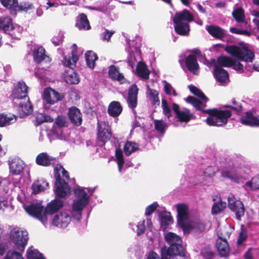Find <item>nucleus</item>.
<instances>
[{"label": "nucleus", "mask_w": 259, "mask_h": 259, "mask_svg": "<svg viewBox=\"0 0 259 259\" xmlns=\"http://www.w3.org/2000/svg\"><path fill=\"white\" fill-rule=\"evenodd\" d=\"M214 62V65H218L222 67H231L236 63V60L228 56L221 55L218 57L217 60H212Z\"/></svg>", "instance_id": "23"}, {"label": "nucleus", "mask_w": 259, "mask_h": 259, "mask_svg": "<svg viewBox=\"0 0 259 259\" xmlns=\"http://www.w3.org/2000/svg\"><path fill=\"white\" fill-rule=\"evenodd\" d=\"M226 203L222 201L214 203L212 206L211 213L218 214L220 213L225 207Z\"/></svg>", "instance_id": "49"}, {"label": "nucleus", "mask_w": 259, "mask_h": 259, "mask_svg": "<svg viewBox=\"0 0 259 259\" xmlns=\"http://www.w3.org/2000/svg\"><path fill=\"white\" fill-rule=\"evenodd\" d=\"M13 103L18 107L19 111L21 112L23 115H28L32 112V105L31 104L29 98L19 101H14Z\"/></svg>", "instance_id": "14"}, {"label": "nucleus", "mask_w": 259, "mask_h": 259, "mask_svg": "<svg viewBox=\"0 0 259 259\" xmlns=\"http://www.w3.org/2000/svg\"><path fill=\"white\" fill-rule=\"evenodd\" d=\"M75 26L79 30H89L91 28L87 16L84 13H81L78 15L76 19Z\"/></svg>", "instance_id": "28"}, {"label": "nucleus", "mask_w": 259, "mask_h": 259, "mask_svg": "<svg viewBox=\"0 0 259 259\" xmlns=\"http://www.w3.org/2000/svg\"><path fill=\"white\" fill-rule=\"evenodd\" d=\"M138 91L136 84H132L128 89L127 102L128 107L132 109L135 108L137 106Z\"/></svg>", "instance_id": "15"}, {"label": "nucleus", "mask_w": 259, "mask_h": 259, "mask_svg": "<svg viewBox=\"0 0 259 259\" xmlns=\"http://www.w3.org/2000/svg\"><path fill=\"white\" fill-rule=\"evenodd\" d=\"M76 62L77 61L74 62L73 60H72L71 56L68 57L67 56L64 57L62 61L63 65L68 67L69 68V69H73V67L75 66Z\"/></svg>", "instance_id": "51"}, {"label": "nucleus", "mask_w": 259, "mask_h": 259, "mask_svg": "<svg viewBox=\"0 0 259 259\" xmlns=\"http://www.w3.org/2000/svg\"><path fill=\"white\" fill-rule=\"evenodd\" d=\"M55 123L59 128L67 127L68 124L66 117L63 115H58L55 119Z\"/></svg>", "instance_id": "48"}, {"label": "nucleus", "mask_w": 259, "mask_h": 259, "mask_svg": "<svg viewBox=\"0 0 259 259\" xmlns=\"http://www.w3.org/2000/svg\"><path fill=\"white\" fill-rule=\"evenodd\" d=\"M27 259H44L42 254L38 252L36 249L30 247L27 250Z\"/></svg>", "instance_id": "43"}, {"label": "nucleus", "mask_w": 259, "mask_h": 259, "mask_svg": "<svg viewBox=\"0 0 259 259\" xmlns=\"http://www.w3.org/2000/svg\"><path fill=\"white\" fill-rule=\"evenodd\" d=\"M85 58L87 66L93 69L95 66V62L98 59L97 54L92 51H88L85 54Z\"/></svg>", "instance_id": "34"}, {"label": "nucleus", "mask_w": 259, "mask_h": 259, "mask_svg": "<svg viewBox=\"0 0 259 259\" xmlns=\"http://www.w3.org/2000/svg\"><path fill=\"white\" fill-rule=\"evenodd\" d=\"M27 94L28 87L26 83L23 81L19 82L13 95V102L25 100V99L29 98Z\"/></svg>", "instance_id": "12"}, {"label": "nucleus", "mask_w": 259, "mask_h": 259, "mask_svg": "<svg viewBox=\"0 0 259 259\" xmlns=\"http://www.w3.org/2000/svg\"><path fill=\"white\" fill-rule=\"evenodd\" d=\"M175 32L182 36H187L190 30V25L187 22L173 21Z\"/></svg>", "instance_id": "21"}, {"label": "nucleus", "mask_w": 259, "mask_h": 259, "mask_svg": "<svg viewBox=\"0 0 259 259\" xmlns=\"http://www.w3.org/2000/svg\"><path fill=\"white\" fill-rule=\"evenodd\" d=\"M171 85L169 83L165 81L164 89L166 95H170L171 94Z\"/></svg>", "instance_id": "64"}, {"label": "nucleus", "mask_w": 259, "mask_h": 259, "mask_svg": "<svg viewBox=\"0 0 259 259\" xmlns=\"http://www.w3.org/2000/svg\"><path fill=\"white\" fill-rule=\"evenodd\" d=\"M213 75L216 80L220 83L229 80V75L227 71L218 65H213Z\"/></svg>", "instance_id": "16"}, {"label": "nucleus", "mask_w": 259, "mask_h": 259, "mask_svg": "<svg viewBox=\"0 0 259 259\" xmlns=\"http://www.w3.org/2000/svg\"><path fill=\"white\" fill-rule=\"evenodd\" d=\"M206 29L210 35L216 39L222 40L226 36L225 29L219 26L210 25L207 26Z\"/></svg>", "instance_id": "19"}, {"label": "nucleus", "mask_w": 259, "mask_h": 259, "mask_svg": "<svg viewBox=\"0 0 259 259\" xmlns=\"http://www.w3.org/2000/svg\"><path fill=\"white\" fill-rule=\"evenodd\" d=\"M33 6L32 5L27 4H21L20 5H19L18 4V7H16L15 14H16V11H27L28 10L31 9L32 8Z\"/></svg>", "instance_id": "53"}, {"label": "nucleus", "mask_w": 259, "mask_h": 259, "mask_svg": "<svg viewBox=\"0 0 259 259\" xmlns=\"http://www.w3.org/2000/svg\"><path fill=\"white\" fill-rule=\"evenodd\" d=\"M64 80L70 84H77L79 82V77L73 69H68L63 74Z\"/></svg>", "instance_id": "26"}, {"label": "nucleus", "mask_w": 259, "mask_h": 259, "mask_svg": "<svg viewBox=\"0 0 259 259\" xmlns=\"http://www.w3.org/2000/svg\"><path fill=\"white\" fill-rule=\"evenodd\" d=\"M172 223L171 217L169 215L162 216L161 219V224L165 226L169 225Z\"/></svg>", "instance_id": "58"}, {"label": "nucleus", "mask_w": 259, "mask_h": 259, "mask_svg": "<svg viewBox=\"0 0 259 259\" xmlns=\"http://www.w3.org/2000/svg\"><path fill=\"white\" fill-rule=\"evenodd\" d=\"M242 124L250 126H259V117L252 112L247 111L240 118Z\"/></svg>", "instance_id": "17"}, {"label": "nucleus", "mask_w": 259, "mask_h": 259, "mask_svg": "<svg viewBox=\"0 0 259 259\" xmlns=\"http://www.w3.org/2000/svg\"><path fill=\"white\" fill-rule=\"evenodd\" d=\"M71 59L74 62L77 61L78 57L77 55V45L75 44L72 46Z\"/></svg>", "instance_id": "60"}, {"label": "nucleus", "mask_w": 259, "mask_h": 259, "mask_svg": "<svg viewBox=\"0 0 259 259\" xmlns=\"http://www.w3.org/2000/svg\"><path fill=\"white\" fill-rule=\"evenodd\" d=\"M71 221L70 211L63 210L57 212L52 219V225L60 228H65Z\"/></svg>", "instance_id": "9"}, {"label": "nucleus", "mask_w": 259, "mask_h": 259, "mask_svg": "<svg viewBox=\"0 0 259 259\" xmlns=\"http://www.w3.org/2000/svg\"><path fill=\"white\" fill-rule=\"evenodd\" d=\"M2 5L5 8L15 11L16 7H18L17 0H1Z\"/></svg>", "instance_id": "46"}, {"label": "nucleus", "mask_w": 259, "mask_h": 259, "mask_svg": "<svg viewBox=\"0 0 259 259\" xmlns=\"http://www.w3.org/2000/svg\"><path fill=\"white\" fill-rule=\"evenodd\" d=\"M177 211L178 223L184 231L194 229L202 231L204 229L203 224L199 221L189 222V214L188 206L184 203L176 205Z\"/></svg>", "instance_id": "5"}, {"label": "nucleus", "mask_w": 259, "mask_h": 259, "mask_svg": "<svg viewBox=\"0 0 259 259\" xmlns=\"http://www.w3.org/2000/svg\"><path fill=\"white\" fill-rule=\"evenodd\" d=\"M232 16L234 19L237 22H245V24L247 23L245 21V15L244 12L242 8H237L235 9L232 12Z\"/></svg>", "instance_id": "40"}, {"label": "nucleus", "mask_w": 259, "mask_h": 259, "mask_svg": "<svg viewBox=\"0 0 259 259\" xmlns=\"http://www.w3.org/2000/svg\"><path fill=\"white\" fill-rule=\"evenodd\" d=\"M0 29L6 33L14 29L13 19L9 16L0 17Z\"/></svg>", "instance_id": "25"}, {"label": "nucleus", "mask_w": 259, "mask_h": 259, "mask_svg": "<svg viewBox=\"0 0 259 259\" xmlns=\"http://www.w3.org/2000/svg\"><path fill=\"white\" fill-rule=\"evenodd\" d=\"M216 247L219 253L222 257H226L229 255V247L226 239L219 238L217 240Z\"/></svg>", "instance_id": "24"}, {"label": "nucleus", "mask_w": 259, "mask_h": 259, "mask_svg": "<svg viewBox=\"0 0 259 259\" xmlns=\"http://www.w3.org/2000/svg\"><path fill=\"white\" fill-rule=\"evenodd\" d=\"M190 91L194 95L199 98L200 99L207 102L208 101V98L204 95V94L198 88L195 86L191 84L188 87Z\"/></svg>", "instance_id": "42"}, {"label": "nucleus", "mask_w": 259, "mask_h": 259, "mask_svg": "<svg viewBox=\"0 0 259 259\" xmlns=\"http://www.w3.org/2000/svg\"><path fill=\"white\" fill-rule=\"evenodd\" d=\"M108 73L110 78L120 83H123L125 79L124 75L119 72V68L114 65H111L109 67Z\"/></svg>", "instance_id": "22"}, {"label": "nucleus", "mask_w": 259, "mask_h": 259, "mask_svg": "<svg viewBox=\"0 0 259 259\" xmlns=\"http://www.w3.org/2000/svg\"><path fill=\"white\" fill-rule=\"evenodd\" d=\"M118 171L120 173L123 172L125 170L133 166L132 163L130 164L129 163H117Z\"/></svg>", "instance_id": "59"}, {"label": "nucleus", "mask_w": 259, "mask_h": 259, "mask_svg": "<svg viewBox=\"0 0 259 259\" xmlns=\"http://www.w3.org/2000/svg\"><path fill=\"white\" fill-rule=\"evenodd\" d=\"M158 205L157 202H154L148 206L146 208L145 215L147 216L151 215L157 208Z\"/></svg>", "instance_id": "54"}, {"label": "nucleus", "mask_w": 259, "mask_h": 259, "mask_svg": "<svg viewBox=\"0 0 259 259\" xmlns=\"http://www.w3.org/2000/svg\"><path fill=\"white\" fill-rule=\"evenodd\" d=\"M204 113L209 115L205 121L209 126H224L232 116V112L228 110H221L217 108L208 109L204 111Z\"/></svg>", "instance_id": "6"}, {"label": "nucleus", "mask_w": 259, "mask_h": 259, "mask_svg": "<svg viewBox=\"0 0 259 259\" xmlns=\"http://www.w3.org/2000/svg\"><path fill=\"white\" fill-rule=\"evenodd\" d=\"M115 156L117 162H124L122 151L120 148H117L115 151Z\"/></svg>", "instance_id": "62"}, {"label": "nucleus", "mask_w": 259, "mask_h": 259, "mask_svg": "<svg viewBox=\"0 0 259 259\" xmlns=\"http://www.w3.org/2000/svg\"><path fill=\"white\" fill-rule=\"evenodd\" d=\"M9 206V202L6 197L0 194V209L4 210Z\"/></svg>", "instance_id": "57"}, {"label": "nucleus", "mask_w": 259, "mask_h": 259, "mask_svg": "<svg viewBox=\"0 0 259 259\" xmlns=\"http://www.w3.org/2000/svg\"><path fill=\"white\" fill-rule=\"evenodd\" d=\"M139 149V145L136 143L127 141L124 145L123 151L126 155L129 156Z\"/></svg>", "instance_id": "36"}, {"label": "nucleus", "mask_w": 259, "mask_h": 259, "mask_svg": "<svg viewBox=\"0 0 259 259\" xmlns=\"http://www.w3.org/2000/svg\"><path fill=\"white\" fill-rule=\"evenodd\" d=\"M176 117L179 122L186 123L195 118V116L190 112L189 109L187 108H185L184 111H181L176 115Z\"/></svg>", "instance_id": "31"}, {"label": "nucleus", "mask_w": 259, "mask_h": 259, "mask_svg": "<svg viewBox=\"0 0 259 259\" xmlns=\"http://www.w3.org/2000/svg\"><path fill=\"white\" fill-rule=\"evenodd\" d=\"M165 240L169 245V247L163 246L160 249L161 259H170L172 256H185V251L181 244V238L175 233L168 232L164 236Z\"/></svg>", "instance_id": "4"}, {"label": "nucleus", "mask_w": 259, "mask_h": 259, "mask_svg": "<svg viewBox=\"0 0 259 259\" xmlns=\"http://www.w3.org/2000/svg\"><path fill=\"white\" fill-rule=\"evenodd\" d=\"M16 117L14 115L0 114V127H4L9 125L16 120Z\"/></svg>", "instance_id": "35"}, {"label": "nucleus", "mask_w": 259, "mask_h": 259, "mask_svg": "<svg viewBox=\"0 0 259 259\" xmlns=\"http://www.w3.org/2000/svg\"><path fill=\"white\" fill-rule=\"evenodd\" d=\"M253 251L255 250L252 248H249L244 254V258L245 259H253Z\"/></svg>", "instance_id": "63"}, {"label": "nucleus", "mask_w": 259, "mask_h": 259, "mask_svg": "<svg viewBox=\"0 0 259 259\" xmlns=\"http://www.w3.org/2000/svg\"><path fill=\"white\" fill-rule=\"evenodd\" d=\"M54 120L50 115L45 113H38L35 118V125L38 126L44 122H52Z\"/></svg>", "instance_id": "39"}, {"label": "nucleus", "mask_w": 259, "mask_h": 259, "mask_svg": "<svg viewBox=\"0 0 259 259\" xmlns=\"http://www.w3.org/2000/svg\"><path fill=\"white\" fill-rule=\"evenodd\" d=\"M238 200L237 199L235 196L232 194H230L228 196V207L231 210L235 208V206L236 205V202Z\"/></svg>", "instance_id": "52"}, {"label": "nucleus", "mask_w": 259, "mask_h": 259, "mask_svg": "<svg viewBox=\"0 0 259 259\" xmlns=\"http://www.w3.org/2000/svg\"><path fill=\"white\" fill-rule=\"evenodd\" d=\"M240 172L238 170L231 168L230 170H224L222 172V176L224 178H227L235 182H238Z\"/></svg>", "instance_id": "33"}, {"label": "nucleus", "mask_w": 259, "mask_h": 259, "mask_svg": "<svg viewBox=\"0 0 259 259\" xmlns=\"http://www.w3.org/2000/svg\"><path fill=\"white\" fill-rule=\"evenodd\" d=\"M161 103L163 113L167 117V118H169L171 117V114L170 109L168 105L167 101L163 99H162Z\"/></svg>", "instance_id": "50"}, {"label": "nucleus", "mask_w": 259, "mask_h": 259, "mask_svg": "<svg viewBox=\"0 0 259 259\" xmlns=\"http://www.w3.org/2000/svg\"><path fill=\"white\" fill-rule=\"evenodd\" d=\"M115 31H109L105 29V31L102 33V39L103 40H106L109 42L112 35L114 34Z\"/></svg>", "instance_id": "55"}, {"label": "nucleus", "mask_w": 259, "mask_h": 259, "mask_svg": "<svg viewBox=\"0 0 259 259\" xmlns=\"http://www.w3.org/2000/svg\"><path fill=\"white\" fill-rule=\"evenodd\" d=\"M31 188L34 194H38L49 188V183L44 179L38 180L32 185Z\"/></svg>", "instance_id": "29"}, {"label": "nucleus", "mask_w": 259, "mask_h": 259, "mask_svg": "<svg viewBox=\"0 0 259 259\" xmlns=\"http://www.w3.org/2000/svg\"><path fill=\"white\" fill-rule=\"evenodd\" d=\"M56 182L54 192L59 197L64 198L70 193V188L64 179L61 178L59 174H55Z\"/></svg>", "instance_id": "8"}, {"label": "nucleus", "mask_w": 259, "mask_h": 259, "mask_svg": "<svg viewBox=\"0 0 259 259\" xmlns=\"http://www.w3.org/2000/svg\"><path fill=\"white\" fill-rule=\"evenodd\" d=\"M32 55L34 61L37 64L40 63L44 60H45L46 62H50L51 60L46 54V50L42 46L34 48L32 52Z\"/></svg>", "instance_id": "18"}, {"label": "nucleus", "mask_w": 259, "mask_h": 259, "mask_svg": "<svg viewBox=\"0 0 259 259\" xmlns=\"http://www.w3.org/2000/svg\"><path fill=\"white\" fill-rule=\"evenodd\" d=\"M245 186L252 190L259 189V176H255L250 181L247 182Z\"/></svg>", "instance_id": "47"}, {"label": "nucleus", "mask_w": 259, "mask_h": 259, "mask_svg": "<svg viewBox=\"0 0 259 259\" xmlns=\"http://www.w3.org/2000/svg\"><path fill=\"white\" fill-rule=\"evenodd\" d=\"M231 210L235 212L237 219L240 220L244 214V205L240 200H238L236 202L235 208L231 209Z\"/></svg>", "instance_id": "41"}, {"label": "nucleus", "mask_w": 259, "mask_h": 259, "mask_svg": "<svg viewBox=\"0 0 259 259\" xmlns=\"http://www.w3.org/2000/svg\"><path fill=\"white\" fill-rule=\"evenodd\" d=\"M185 64L188 69L191 72H194L199 68L197 58L194 55H189L185 59Z\"/></svg>", "instance_id": "30"}, {"label": "nucleus", "mask_w": 259, "mask_h": 259, "mask_svg": "<svg viewBox=\"0 0 259 259\" xmlns=\"http://www.w3.org/2000/svg\"><path fill=\"white\" fill-rule=\"evenodd\" d=\"M63 203L62 200L55 199L48 203L45 210L43 206L37 203L24 206V209L29 215L37 219L46 226L47 224V214L57 212L63 207Z\"/></svg>", "instance_id": "2"}, {"label": "nucleus", "mask_w": 259, "mask_h": 259, "mask_svg": "<svg viewBox=\"0 0 259 259\" xmlns=\"http://www.w3.org/2000/svg\"><path fill=\"white\" fill-rule=\"evenodd\" d=\"M122 111V107L120 103L118 101L111 102L108 107V113L113 117L118 116Z\"/></svg>", "instance_id": "27"}, {"label": "nucleus", "mask_w": 259, "mask_h": 259, "mask_svg": "<svg viewBox=\"0 0 259 259\" xmlns=\"http://www.w3.org/2000/svg\"><path fill=\"white\" fill-rule=\"evenodd\" d=\"M136 71L137 75L142 78L148 79L149 78L150 71L144 62H140L138 64Z\"/></svg>", "instance_id": "32"}, {"label": "nucleus", "mask_w": 259, "mask_h": 259, "mask_svg": "<svg viewBox=\"0 0 259 259\" xmlns=\"http://www.w3.org/2000/svg\"><path fill=\"white\" fill-rule=\"evenodd\" d=\"M9 238L13 243L14 250L8 251L4 259H24L22 253L28 240L27 232L19 228H15L11 230Z\"/></svg>", "instance_id": "1"}, {"label": "nucleus", "mask_w": 259, "mask_h": 259, "mask_svg": "<svg viewBox=\"0 0 259 259\" xmlns=\"http://www.w3.org/2000/svg\"><path fill=\"white\" fill-rule=\"evenodd\" d=\"M186 101L192 104L197 110L201 111L202 113H204V110H207L201 108V106L203 104L202 102L194 97L191 96H188L186 99Z\"/></svg>", "instance_id": "38"}, {"label": "nucleus", "mask_w": 259, "mask_h": 259, "mask_svg": "<svg viewBox=\"0 0 259 259\" xmlns=\"http://www.w3.org/2000/svg\"><path fill=\"white\" fill-rule=\"evenodd\" d=\"M24 163H9L10 172L13 175H19L23 170Z\"/></svg>", "instance_id": "37"}, {"label": "nucleus", "mask_w": 259, "mask_h": 259, "mask_svg": "<svg viewBox=\"0 0 259 259\" xmlns=\"http://www.w3.org/2000/svg\"><path fill=\"white\" fill-rule=\"evenodd\" d=\"M155 129L161 134H164L166 127V123L162 120L155 119L154 120Z\"/></svg>", "instance_id": "45"}, {"label": "nucleus", "mask_w": 259, "mask_h": 259, "mask_svg": "<svg viewBox=\"0 0 259 259\" xmlns=\"http://www.w3.org/2000/svg\"><path fill=\"white\" fill-rule=\"evenodd\" d=\"M97 139L104 145L110 140L111 138V131L109 125L105 122H99L97 123Z\"/></svg>", "instance_id": "10"}, {"label": "nucleus", "mask_w": 259, "mask_h": 259, "mask_svg": "<svg viewBox=\"0 0 259 259\" xmlns=\"http://www.w3.org/2000/svg\"><path fill=\"white\" fill-rule=\"evenodd\" d=\"M136 227L137 228V234L138 236L144 233L145 230V221L143 220L142 222L139 223Z\"/></svg>", "instance_id": "56"}, {"label": "nucleus", "mask_w": 259, "mask_h": 259, "mask_svg": "<svg viewBox=\"0 0 259 259\" xmlns=\"http://www.w3.org/2000/svg\"><path fill=\"white\" fill-rule=\"evenodd\" d=\"M233 106H227V107L231 108L232 110L239 112L242 110V107L240 104H237L236 101H232Z\"/></svg>", "instance_id": "61"}, {"label": "nucleus", "mask_w": 259, "mask_h": 259, "mask_svg": "<svg viewBox=\"0 0 259 259\" xmlns=\"http://www.w3.org/2000/svg\"><path fill=\"white\" fill-rule=\"evenodd\" d=\"M225 51L241 61L252 62L254 59V53L245 47L242 49L236 45H229L225 47Z\"/></svg>", "instance_id": "7"}, {"label": "nucleus", "mask_w": 259, "mask_h": 259, "mask_svg": "<svg viewBox=\"0 0 259 259\" xmlns=\"http://www.w3.org/2000/svg\"><path fill=\"white\" fill-rule=\"evenodd\" d=\"M95 189L96 187L89 188L79 186L74 189L75 199L72 204V213H76L75 214H73L75 219L80 220L81 211L89 203L90 197L93 194Z\"/></svg>", "instance_id": "3"}, {"label": "nucleus", "mask_w": 259, "mask_h": 259, "mask_svg": "<svg viewBox=\"0 0 259 259\" xmlns=\"http://www.w3.org/2000/svg\"><path fill=\"white\" fill-rule=\"evenodd\" d=\"M64 95L51 88H46L44 91L43 100L46 104L53 105L63 100Z\"/></svg>", "instance_id": "11"}, {"label": "nucleus", "mask_w": 259, "mask_h": 259, "mask_svg": "<svg viewBox=\"0 0 259 259\" xmlns=\"http://www.w3.org/2000/svg\"><path fill=\"white\" fill-rule=\"evenodd\" d=\"M56 158L50 157L47 153H40L36 157L35 162H51L56 161Z\"/></svg>", "instance_id": "44"}, {"label": "nucleus", "mask_w": 259, "mask_h": 259, "mask_svg": "<svg viewBox=\"0 0 259 259\" xmlns=\"http://www.w3.org/2000/svg\"><path fill=\"white\" fill-rule=\"evenodd\" d=\"M68 116L69 120L74 126H79L82 124V114L76 107L73 106L69 108Z\"/></svg>", "instance_id": "13"}, {"label": "nucleus", "mask_w": 259, "mask_h": 259, "mask_svg": "<svg viewBox=\"0 0 259 259\" xmlns=\"http://www.w3.org/2000/svg\"><path fill=\"white\" fill-rule=\"evenodd\" d=\"M193 15L187 9L177 12L173 17V21L187 22L188 23L193 21Z\"/></svg>", "instance_id": "20"}]
</instances>
